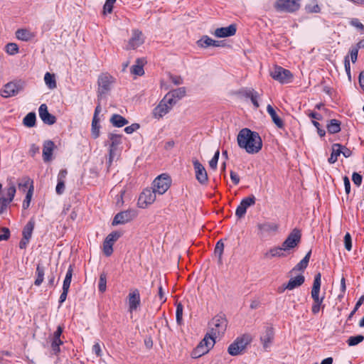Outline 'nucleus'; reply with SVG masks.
<instances>
[{
	"instance_id": "1",
	"label": "nucleus",
	"mask_w": 364,
	"mask_h": 364,
	"mask_svg": "<svg viewBox=\"0 0 364 364\" xmlns=\"http://www.w3.org/2000/svg\"><path fill=\"white\" fill-rule=\"evenodd\" d=\"M237 141L238 146L244 149L248 154H257L262 147V139L259 134L247 128L240 131Z\"/></svg>"
},
{
	"instance_id": "2",
	"label": "nucleus",
	"mask_w": 364,
	"mask_h": 364,
	"mask_svg": "<svg viewBox=\"0 0 364 364\" xmlns=\"http://www.w3.org/2000/svg\"><path fill=\"white\" fill-rule=\"evenodd\" d=\"M251 341L252 338L248 334H244L242 336L237 338L229 346L228 348V353L233 356L241 354Z\"/></svg>"
},
{
	"instance_id": "3",
	"label": "nucleus",
	"mask_w": 364,
	"mask_h": 364,
	"mask_svg": "<svg viewBox=\"0 0 364 364\" xmlns=\"http://www.w3.org/2000/svg\"><path fill=\"white\" fill-rule=\"evenodd\" d=\"M210 333L215 336L223 334L228 326V321L224 315H217L209 322Z\"/></svg>"
},
{
	"instance_id": "4",
	"label": "nucleus",
	"mask_w": 364,
	"mask_h": 364,
	"mask_svg": "<svg viewBox=\"0 0 364 364\" xmlns=\"http://www.w3.org/2000/svg\"><path fill=\"white\" fill-rule=\"evenodd\" d=\"M171 178L166 173L156 177L152 183V189L159 195L164 194L170 188Z\"/></svg>"
},
{
	"instance_id": "5",
	"label": "nucleus",
	"mask_w": 364,
	"mask_h": 364,
	"mask_svg": "<svg viewBox=\"0 0 364 364\" xmlns=\"http://www.w3.org/2000/svg\"><path fill=\"white\" fill-rule=\"evenodd\" d=\"M271 77L282 84H287L291 82L293 75L291 73L281 66L275 65L270 70Z\"/></svg>"
},
{
	"instance_id": "6",
	"label": "nucleus",
	"mask_w": 364,
	"mask_h": 364,
	"mask_svg": "<svg viewBox=\"0 0 364 364\" xmlns=\"http://www.w3.org/2000/svg\"><path fill=\"white\" fill-rule=\"evenodd\" d=\"M176 104V100L164 97L159 104L153 109L152 114L156 119H160L166 114Z\"/></svg>"
},
{
	"instance_id": "7",
	"label": "nucleus",
	"mask_w": 364,
	"mask_h": 364,
	"mask_svg": "<svg viewBox=\"0 0 364 364\" xmlns=\"http://www.w3.org/2000/svg\"><path fill=\"white\" fill-rule=\"evenodd\" d=\"M301 237V231L297 228H294L282 242V249L287 252L295 248L300 243Z\"/></svg>"
},
{
	"instance_id": "8",
	"label": "nucleus",
	"mask_w": 364,
	"mask_h": 364,
	"mask_svg": "<svg viewBox=\"0 0 364 364\" xmlns=\"http://www.w3.org/2000/svg\"><path fill=\"white\" fill-rule=\"evenodd\" d=\"M156 194L152 188L144 189L138 199V206L141 208H147L156 200Z\"/></svg>"
},
{
	"instance_id": "9",
	"label": "nucleus",
	"mask_w": 364,
	"mask_h": 364,
	"mask_svg": "<svg viewBox=\"0 0 364 364\" xmlns=\"http://www.w3.org/2000/svg\"><path fill=\"white\" fill-rule=\"evenodd\" d=\"M114 82L113 77L109 74H102L98 78V97L107 94Z\"/></svg>"
},
{
	"instance_id": "10",
	"label": "nucleus",
	"mask_w": 364,
	"mask_h": 364,
	"mask_svg": "<svg viewBox=\"0 0 364 364\" xmlns=\"http://www.w3.org/2000/svg\"><path fill=\"white\" fill-rule=\"evenodd\" d=\"M136 211L133 209L127 210L117 213L112 221V225L125 224L136 217Z\"/></svg>"
},
{
	"instance_id": "11",
	"label": "nucleus",
	"mask_w": 364,
	"mask_h": 364,
	"mask_svg": "<svg viewBox=\"0 0 364 364\" xmlns=\"http://www.w3.org/2000/svg\"><path fill=\"white\" fill-rule=\"evenodd\" d=\"M301 0H278L276 3V9L278 11L294 12L300 7Z\"/></svg>"
},
{
	"instance_id": "12",
	"label": "nucleus",
	"mask_w": 364,
	"mask_h": 364,
	"mask_svg": "<svg viewBox=\"0 0 364 364\" xmlns=\"http://www.w3.org/2000/svg\"><path fill=\"white\" fill-rule=\"evenodd\" d=\"M192 162L195 170L196 180L201 185L206 184L208 181V177L205 167L196 158L193 159Z\"/></svg>"
},
{
	"instance_id": "13",
	"label": "nucleus",
	"mask_w": 364,
	"mask_h": 364,
	"mask_svg": "<svg viewBox=\"0 0 364 364\" xmlns=\"http://www.w3.org/2000/svg\"><path fill=\"white\" fill-rule=\"evenodd\" d=\"M23 89V83L21 82H10L6 84L1 90V96L9 97L16 95Z\"/></svg>"
},
{
	"instance_id": "14",
	"label": "nucleus",
	"mask_w": 364,
	"mask_h": 364,
	"mask_svg": "<svg viewBox=\"0 0 364 364\" xmlns=\"http://www.w3.org/2000/svg\"><path fill=\"white\" fill-rule=\"evenodd\" d=\"M144 43V36L141 31L135 29L132 31V37L126 46L127 50H135Z\"/></svg>"
},
{
	"instance_id": "15",
	"label": "nucleus",
	"mask_w": 364,
	"mask_h": 364,
	"mask_svg": "<svg viewBox=\"0 0 364 364\" xmlns=\"http://www.w3.org/2000/svg\"><path fill=\"white\" fill-rule=\"evenodd\" d=\"M259 236L269 235L277 232L279 225L272 222H264L257 225Z\"/></svg>"
},
{
	"instance_id": "16",
	"label": "nucleus",
	"mask_w": 364,
	"mask_h": 364,
	"mask_svg": "<svg viewBox=\"0 0 364 364\" xmlns=\"http://www.w3.org/2000/svg\"><path fill=\"white\" fill-rule=\"evenodd\" d=\"M255 197L254 196H250L243 198L236 209V216L239 218H243L246 213L247 209L251 205H255Z\"/></svg>"
},
{
	"instance_id": "17",
	"label": "nucleus",
	"mask_w": 364,
	"mask_h": 364,
	"mask_svg": "<svg viewBox=\"0 0 364 364\" xmlns=\"http://www.w3.org/2000/svg\"><path fill=\"white\" fill-rule=\"evenodd\" d=\"M120 237V234L117 232H113L109 234L103 242V252L106 256H110L113 252V245L115 241Z\"/></svg>"
},
{
	"instance_id": "18",
	"label": "nucleus",
	"mask_w": 364,
	"mask_h": 364,
	"mask_svg": "<svg viewBox=\"0 0 364 364\" xmlns=\"http://www.w3.org/2000/svg\"><path fill=\"white\" fill-rule=\"evenodd\" d=\"M141 304L140 294L137 289H131L128 294L129 311H136Z\"/></svg>"
},
{
	"instance_id": "19",
	"label": "nucleus",
	"mask_w": 364,
	"mask_h": 364,
	"mask_svg": "<svg viewBox=\"0 0 364 364\" xmlns=\"http://www.w3.org/2000/svg\"><path fill=\"white\" fill-rule=\"evenodd\" d=\"M38 114L40 118L45 124L52 125L56 122L55 117L48 112V107L46 104L41 105L38 109Z\"/></svg>"
},
{
	"instance_id": "20",
	"label": "nucleus",
	"mask_w": 364,
	"mask_h": 364,
	"mask_svg": "<svg viewBox=\"0 0 364 364\" xmlns=\"http://www.w3.org/2000/svg\"><path fill=\"white\" fill-rule=\"evenodd\" d=\"M274 330L272 327H267L260 337L263 348L267 350L269 348L274 339Z\"/></svg>"
},
{
	"instance_id": "21",
	"label": "nucleus",
	"mask_w": 364,
	"mask_h": 364,
	"mask_svg": "<svg viewBox=\"0 0 364 364\" xmlns=\"http://www.w3.org/2000/svg\"><path fill=\"white\" fill-rule=\"evenodd\" d=\"M305 278L303 275L300 274L296 277L291 278L287 284L282 286L280 292H283L285 289L293 290L294 289L300 287L304 284Z\"/></svg>"
},
{
	"instance_id": "22",
	"label": "nucleus",
	"mask_w": 364,
	"mask_h": 364,
	"mask_svg": "<svg viewBox=\"0 0 364 364\" xmlns=\"http://www.w3.org/2000/svg\"><path fill=\"white\" fill-rule=\"evenodd\" d=\"M236 33V26L231 24L227 27H222L215 29L214 35L218 38L232 36Z\"/></svg>"
},
{
	"instance_id": "23",
	"label": "nucleus",
	"mask_w": 364,
	"mask_h": 364,
	"mask_svg": "<svg viewBox=\"0 0 364 364\" xmlns=\"http://www.w3.org/2000/svg\"><path fill=\"white\" fill-rule=\"evenodd\" d=\"M55 148V144L50 140L46 141L43 144V159L45 162L52 160L53 151Z\"/></svg>"
},
{
	"instance_id": "24",
	"label": "nucleus",
	"mask_w": 364,
	"mask_h": 364,
	"mask_svg": "<svg viewBox=\"0 0 364 364\" xmlns=\"http://www.w3.org/2000/svg\"><path fill=\"white\" fill-rule=\"evenodd\" d=\"M284 249L281 247H274L264 253V257L266 259H272V257H283L286 256Z\"/></svg>"
},
{
	"instance_id": "25",
	"label": "nucleus",
	"mask_w": 364,
	"mask_h": 364,
	"mask_svg": "<svg viewBox=\"0 0 364 364\" xmlns=\"http://www.w3.org/2000/svg\"><path fill=\"white\" fill-rule=\"evenodd\" d=\"M197 44L199 47L207 48L208 46L218 47L220 46V41H215L208 36H203L200 40L197 41Z\"/></svg>"
},
{
	"instance_id": "26",
	"label": "nucleus",
	"mask_w": 364,
	"mask_h": 364,
	"mask_svg": "<svg viewBox=\"0 0 364 364\" xmlns=\"http://www.w3.org/2000/svg\"><path fill=\"white\" fill-rule=\"evenodd\" d=\"M267 111L270 115L273 122L276 126L280 129L284 127V122L282 119L277 115L276 111L271 105H268L267 107Z\"/></svg>"
},
{
	"instance_id": "27",
	"label": "nucleus",
	"mask_w": 364,
	"mask_h": 364,
	"mask_svg": "<svg viewBox=\"0 0 364 364\" xmlns=\"http://www.w3.org/2000/svg\"><path fill=\"white\" fill-rule=\"evenodd\" d=\"M144 62V59L137 58L136 60V63L131 68V73L135 75H143L144 73L143 68Z\"/></svg>"
},
{
	"instance_id": "28",
	"label": "nucleus",
	"mask_w": 364,
	"mask_h": 364,
	"mask_svg": "<svg viewBox=\"0 0 364 364\" xmlns=\"http://www.w3.org/2000/svg\"><path fill=\"white\" fill-rule=\"evenodd\" d=\"M186 95V89L185 87H179L175 89L171 92H169L165 97H168V99H172L173 100H177L181 99Z\"/></svg>"
},
{
	"instance_id": "29",
	"label": "nucleus",
	"mask_w": 364,
	"mask_h": 364,
	"mask_svg": "<svg viewBox=\"0 0 364 364\" xmlns=\"http://www.w3.org/2000/svg\"><path fill=\"white\" fill-rule=\"evenodd\" d=\"M110 122L112 124L114 127H122L129 123L127 119L117 114H114L111 117Z\"/></svg>"
},
{
	"instance_id": "30",
	"label": "nucleus",
	"mask_w": 364,
	"mask_h": 364,
	"mask_svg": "<svg viewBox=\"0 0 364 364\" xmlns=\"http://www.w3.org/2000/svg\"><path fill=\"white\" fill-rule=\"evenodd\" d=\"M326 128L330 134H336L341 131L340 121L333 119L328 122Z\"/></svg>"
},
{
	"instance_id": "31",
	"label": "nucleus",
	"mask_w": 364,
	"mask_h": 364,
	"mask_svg": "<svg viewBox=\"0 0 364 364\" xmlns=\"http://www.w3.org/2000/svg\"><path fill=\"white\" fill-rule=\"evenodd\" d=\"M342 145L340 144H333L332 145V152L328 162L330 164H334L338 160V156L341 154Z\"/></svg>"
},
{
	"instance_id": "32",
	"label": "nucleus",
	"mask_w": 364,
	"mask_h": 364,
	"mask_svg": "<svg viewBox=\"0 0 364 364\" xmlns=\"http://www.w3.org/2000/svg\"><path fill=\"white\" fill-rule=\"evenodd\" d=\"M216 336L213 335L211 333L208 332L204 338L200 342L201 344L203 345L205 348H208L210 350L214 346L215 341V338Z\"/></svg>"
},
{
	"instance_id": "33",
	"label": "nucleus",
	"mask_w": 364,
	"mask_h": 364,
	"mask_svg": "<svg viewBox=\"0 0 364 364\" xmlns=\"http://www.w3.org/2000/svg\"><path fill=\"white\" fill-rule=\"evenodd\" d=\"M36 279L34 282V284L36 286H40L43 282V279H44V274H45V269H44V267L41 264H37V267H36Z\"/></svg>"
},
{
	"instance_id": "34",
	"label": "nucleus",
	"mask_w": 364,
	"mask_h": 364,
	"mask_svg": "<svg viewBox=\"0 0 364 364\" xmlns=\"http://www.w3.org/2000/svg\"><path fill=\"white\" fill-rule=\"evenodd\" d=\"M311 251L310 250L306 256L293 268L292 271H301L305 269L309 262Z\"/></svg>"
},
{
	"instance_id": "35",
	"label": "nucleus",
	"mask_w": 364,
	"mask_h": 364,
	"mask_svg": "<svg viewBox=\"0 0 364 364\" xmlns=\"http://www.w3.org/2000/svg\"><path fill=\"white\" fill-rule=\"evenodd\" d=\"M35 222L33 220H29L23 228L22 235L26 239H31L34 229Z\"/></svg>"
},
{
	"instance_id": "36",
	"label": "nucleus",
	"mask_w": 364,
	"mask_h": 364,
	"mask_svg": "<svg viewBox=\"0 0 364 364\" xmlns=\"http://www.w3.org/2000/svg\"><path fill=\"white\" fill-rule=\"evenodd\" d=\"M36 116L34 112H29L23 119V124L27 127H33L36 125Z\"/></svg>"
},
{
	"instance_id": "37",
	"label": "nucleus",
	"mask_w": 364,
	"mask_h": 364,
	"mask_svg": "<svg viewBox=\"0 0 364 364\" xmlns=\"http://www.w3.org/2000/svg\"><path fill=\"white\" fill-rule=\"evenodd\" d=\"M44 81L49 89L53 90L56 88L57 84L56 80L55 79V75L53 74L46 73L44 76Z\"/></svg>"
},
{
	"instance_id": "38",
	"label": "nucleus",
	"mask_w": 364,
	"mask_h": 364,
	"mask_svg": "<svg viewBox=\"0 0 364 364\" xmlns=\"http://www.w3.org/2000/svg\"><path fill=\"white\" fill-rule=\"evenodd\" d=\"M16 192L15 184L13 182L9 183V186L5 189L6 200L10 203L13 200Z\"/></svg>"
},
{
	"instance_id": "39",
	"label": "nucleus",
	"mask_w": 364,
	"mask_h": 364,
	"mask_svg": "<svg viewBox=\"0 0 364 364\" xmlns=\"http://www.w3.org/2000/svg\"><path fill=\"white\" fill-rule=\"evenodd\" d=\"M208 352V348H205V346H203V344L200 343L193 351L192 356L193 358H198L206 354Z\"/></svg>"
},
{
	"instance_id": "40",
	"label": "nucleus",
	"mask_w": 364,
	"mask_h": 364,
	"mask_svg": "<svg viewBox=\"0 0 364 364\" xmlns=\"http://www.w3.org/2000/svg\"><path fill=\"white\" fill-rule=\"evenodd\" d=\"M109 139L111 141L110 147L116 149L117 146H118L119 144H121V138L122 136L117 134L110 133L108 136Z\"/></svg>"
},
{
	"instance_id": "41",
	"label": "nucleus",
	"mask_w": 364,
	"mask_h": 364,
	"mask_svg": "<svg viewBox=\"0 0 364 364\" xmlns=\"http://www.w3.org/2000/svg\"><path fill=\"white\" fill-rule=\"evenodd\" d=\"M100 119L97 117H93L92 121V134L95 139L97 138L100 134Z\"/></svg>"
},
{
	"instance_id": "42",
	"label": "nucleus",
	"mask_w": 364,
	"mask_h": 364,
	"mask_svg": "<svg viewBox=\"0 0 364 364\" xmlns=\"http://www.w3.org/2000/svg\"><path fill=\"white\" fill-rule=\"evenodd\" d=\"M72 276H73V268H72V266H70L67 271L65 278L63 281V289L69 291V288H70L71 279H72Z\"/></svg>"
},
{
	"instance_id": "43",
	"label": "nucleus",
	"mask_w": 364,
	"mask_h": 364,
	"mask_svg": "<svg viewBox=\"0 0 364 364\" xmlns=\"http://www.w3.org/2000/svg\"><path fill=\"white\" fill-rule=\"evenodd\" d=\"M16 36L19 40L28 41L31 38V33L26 29H18L16 32Z\"/></svg>"
},
{
	"instance_id": "44",
	"label": "nucleus",
	"mask_w": 364,
	"mask_h": 364,
	"mask_svg": "<svg viewBox=\"0 0 364 364\" xmlns=\"http://www.w3.org/2000/svg\"><path fill=\"white\" fill-rule=\"evenodd\" d=\"M364 341L363 335H358L355 336H350L347 340V343L349 346H355Z\"/></svg>"
},
{
	"instance_id": "45",
	"label": "nucleus",
	"mask_w": 364,
	"mask_h": 364,
	"mask_svg": "<svg viewBox=\"0 0 364 364\" xmlns=\"http://www.w3.org/2000/svg\"><path fill=\"white\" fill-rule=\"evenodd\" d=\"M246 96L250 97L251 100V102L254 105V106L257 108L259 107V102H258V97L259 95L257 92L254 90H250L246 93Z\"/></svg>"
},
{
	"instance_id": "46",
	"label": "nucleus",
	"mask_w": 364,
	"mask_h": 364,
	"mask_svg": "<svg viewBox=\"0 0 364 364\" xmlns=\"http://www.w3.org/2000/svg\"><path fill=\"white\" fill-rule=\"evenodd\" d=\"M32 195H33V186H31L26 193V198L24 199V200L23 202V209H27L29 207L31 200V198H32Z\"/></svg>"
},
{
	"instance_id": "47",
	"label": "nucleus",
	"mask_w": 364,
	"mask_h": 364,
	"mask_svg": "<svg viewBox=\"0 0 364 364\" xmlns=\"http://www.w3.org/2000/svg\"><path fill=\"white\" fill-rule=\"evenodd\" d=\"M176 317L177 323L181 325L183 321V305L181 304H178L176 306Z\"/></svg>"
},
{
	"instance_id": "48",
	"label": "nucleus",
	"mask_w": 364,
	"mask_h": 364,
	"mask_svg": "<svg viewBox=\"0 0 364 364\" xmlns=\"http://www.w3.org/2000/svg\"><path fill=\"white\" fill-rule=\"evenodd\" d=\"M6 51L9 55H14L18 52V47L14 43H9L6 46Z\"/></svg>"
},
{
	"instance_id": "49",
	"label": "nucleus",
	"mask_w": 364,
	"mask_h": 364,
	"mask_svg": "<svg viewBox=\"0 0 364 364\" xmlns=\"http://www.w3.org/2000/svg\"><path fill=\"white\" fill-rule=\"evenodd\" d=\"M106 284H107L106 274L105 273H102L100 276V279H99V291L101 292L105 291Z\"/></svg>"
},
{
	"instance_id": "50",
	"label": "nucleus",
	"mask_w": 364,
	"mask_h": 364,
	"mask_svg": "<svg viewBox=\"0 0 364 364\" xmlns=\"http://www.w3.org/2000/svg\"><path fill=\"white\" fill-rule=\"evenodd\" d=\"M223 250H224V244L221 240H219L216 243V245L215 247V255H218L220 262H221L220 260H221L222 255L223 252Z\"/></svg>"
},
{
	"instance_id": "51",
	"label": "nucleus",
	"mask_w": 364,
	"mask_h": 364,
	"mask_svg": "<svg viewBox=\"0 0 364 364\" xmlns=\"http://www.w3.org/2000/svg\"><path fill=\"white\" fill-rule=\"evenodd\" d=\"M63 344V341L60 339L53 338L51 348L55 354L60 352V346Z\"/></svg>"
},
{
	"instance_id": "52",
	"label": "nucleus",
	"mask_w": 364,
	"mask_h": 364,
	"mask_svg": "<svg viewBox=\"0 0 364 364\" xmlns=\"http://www.w3.org/2000/svg\"><path fill=\"white\" fill-rule=\"evenodd\" d=\"M220 156L219 150H217L212 158V159L209 161V166L213 169L217 168L218 161Z\"/></svg>"
},
{
	"instance_id": "53",
	"label": "nucleus",
	"mask_w": 364,
	"mask_h": 364,
	"mask_svg": "<svg viewBox=\"0 0 364 364\" xmlns=\"http://www.w3.org/2000/svg\"><path fill=\"white\" fill-rule=\"evenodd\" d=\"M117 0H107L104 5V13L111 14L112 11L114 4Z\"/></svg>"
},
{
	"instance_id": "54",
	"label": "nucleus",
	"mask_w": 364,
	"mask_h": 364,
	"mask_svg": "<svg viewBox=\"0 0 364 364\" xmlns=\"http://www.w3.org/2000/svg\"><path fill=\"white\" fill-rule=\"evenodd\" d=\"M349 23L350 26L356 28L358 30H364V25L361 22H360L359 19L356 18H351L349 21Z\"/></svg>"
},
{
	"instance_id": "55",
	"label": "nucleus",
	"mask_w": 364,
	"mask_h": 364,
	"mask_svg": "<svg viewBox=\"0 0 364 364\" xmlns=\"http://www.w3.org/2000/svg\"><path fill=\"white\" fill-rule=\"evenodd\" d=\"M344 245L345 248L348 251H350L352 249V240L350 233L347 232L344 236Z\"/></svg>"
},
{
	"instance_id": "56",
	"label": "nucleus",
	"mask_w": 364,
	"mask_h": 364,
	"mask_svg": "<svg viewBox=\"0 0 364 364\" xmlns=\"http://www.w3.org/2000/svg\"><path fill=\"white\" fill-rule=\"evenodd\" d=\"M358 50L359 48L356 46H353L350 50V59L353 63H355L358 59Z\"/></svg>"
},
{
	"instance_id": "57",
	"label": "nucleus",
	"mask_w": 364,
	"mask_h": 364,
	"mask_svg": "<svg viewBox=\"0 0 364 364\" xmlns=\"http://www.w3.org/2000/svg\"><path fill=\"white\" fill-rule=\"evenodd\" d=\"M139 127H140V126L139 124L134 123V124H131L130 126L126 127L124 128V132L127 134H132L133 132H134L135 131L138 130L139 129Z\"/></svg>"
},
{
	"instance_id": "58",
	"label": "nucleus",
	"mask_w": 364,
	"mask_h": 364,
	"mask_svg": "<svg viewBox=\"0 0 364 364\" xmlns=\"http://www.w3.org/2000/svg\"><path fill=\"white\" fill-rule=\"evenodd\" d=\"M9 203L10 202L6 200V197L0 198V214H2L6 210Z\"/></svg>"
},
{
	"instance_id": "59",
	"label": "nucleus",
	"mask_w": 364,
	"mask_h": 364,
	"mask_svg": "<svg viewBox=\"0 0 364 364\" xmlns=\"http://www.w3.org/2000/svg\"><path fill=\"white\" fill-rule=\"evenodd\" d=\"M363 177L358 173L354 172L352 175V181L355 185L360 186L362 183Z\"/></svg>"
},
{
	"instance_id": "60",
	"label": "nucleus",
	"mask_w": 364,
	"mask_h": 364,
	"mask_svg": "<svg viewBox=\"0 0 364 364\" xmlns=\"http://www.w3.org/2000/svg\"><path fill=\"white\" fill-rule=\"evenodd\" d=\"M306 9L309 13H319L321 9L317 4L306 6Z\"/></svg>"
},
{
	"instance_id": "61",
	"label": "nucleus",
	"mask_w": 364,
	"mask_h": 364,
	"mask_svg": "<svg viewBox=\"0 0 364 364\" xmlns=\"http://www.w3.org/2000/svg\"><path fill=\"white\" fill-rule=\"evenodd\" d=\"M92 352L95 353L97 357H101L102 353V348L100 343L97 342L95 343L92 346Z\"/></svg>"
},
{
	"instance_id": "62",
	"label": "nucleus",
	"mask_w": 364,
	"mask_h": 364,
	"mask_svg": "<svg viewBox=\"0 0 364 364\" xmlns=\"http://www.w3.org/2000/svg\"><path fill=\"white\" fill-rule=\"evenodd\" d=\"M321 275L320 273H318L317 274L315 275L312 289H320V288H321Z\"/></svg>"
},
{
	"instance_id": "63",
	"label": "nucleus",
	"mask_w": 364,
	"mask_h": 364,
	"mask_svg": "<svg viewBox=\"0 0 364 364\" xmlns=\"http://www.w3.org/2000/svg\"><path fill=\"white\" fill-rule=\"evenodd\" d=\"M1 231L4 233L0 235V241L7 240L10 237V231L7 228H1Z\"/></svg>"
},
{
	"instance_id": "64",
	"label": "nucleus",
	"mask_w": 364,
	"mask_h": 364,
	"mask_svg": "<svg viewBox=\"0 0 364 364\" xmlns=\"http://www.w3.org/2000/svg\"><path fill=\"white\" fill-rule=\"evenodd\" d=\"M64 190H65V181H58V183H57V186L55 188V191H56L57 194L61 195L64 192Z\"/></svg>"
}]
</instances>
